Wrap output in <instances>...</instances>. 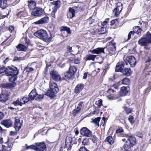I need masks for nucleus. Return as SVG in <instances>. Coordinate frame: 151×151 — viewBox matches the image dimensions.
Here are the masks:
<instances>
[{"label":"nucleus","mask_w":151,"mask_h":151,"mask_svg":"<svg viewBox=\"0 0 151 151\" xmlns=\"http://www.w3.org/2000/svg\"><path fill=\"white\" fill-rule=\"evenodd\" d=\"M129 90V88L128 87H122L121 88L120 95L121 96H124L128 93Z\"/></svg>","instance_id":"dca6fc26"},{"label":"nucleus","mask_w":151,"mask_h":151,"mask_svg":"<svg viewBox=\"0 0 151 151\" xmlns=\"http://www.w3.org/2000/svg\"><path fill=\"white\" fill-rule=\"evenodd\" d=\"M96 104L98 106H101L102 105V101L101 99H100L96 101Z\"/></svg>","instance_id":"4d7b16f0"},{"label":"nucleus","mask_w":151,"mask_h":151,"mask_svg":"<svg viewBox=\"0 0 151 151\" xmlns=\"http://www.w3.org/2000/svg\"><path fill=\"white\" fill-rule=\"evenodd\" d=\"M79 151H89V150L85 147H82L80 148Z\"/></svg>","instance_id":"052dcab7"},{"label":"nucleus","mask_w":151,"mask_h":151,"mask_svg":"<svg viewBox=\"0 0 151 151\" xmlns=\"http://www.w3.org/2000/svg\"><path fill=\"white\" fill-rule=\"evenodd\" d=\"M106 32V28L104 27H101L99 30L98 33L99 34H103L105 33Z\"/></svg>","instance_id":"c03bdc74"},{"label":"nucleus","mask_w":151,"mask_h":151,"mask_svg":"<svg viewBox=\"0 0 151 151\" xmlns=\"http://www.w3.org/2000/svg\"><path fill=\"white\" fill-rule=\"evenodd\" d=\"M17 74H13L12 75H10L9 78V81L12 82H13L14 81L17 79Z\"/></svg>","instance_id":"473e14b6"},{"label":"nucleus","mask_w":151,"mask_h":151,"mask_svg":"<svg viewBox=\"0 0 151 151\" xmlns=\"http://www.w3.org/2000/svg\"><path fill=\"white\" fill-rule=\"evenodd\" d=\"M60 30L61 31H65L69 33L70 34V28L69 27H64V26H62L60 27Z\"/></svg>","instance_id":"4c0bfd02"},{"label":"nucleus","mask_w":151,"mask_h":151,"mask_svg":"<svg viewBox=\"0 0 151 151\" xmlns=\"http://www.w3.org/2000/svg\"><path fill=\"white\" fill-rule=\"evenodd\" d=\"M60 2L59 0H57L56 1H54L52 2V4L53 5L58 6H60Z\"/></svg>","instance_id":"603ef678"},{"label":"nucleus","mask_w":151,"mask_h":151,"mask_svg":"<svg viewBox=\"0 0 151 151\" xmlns=\"http://www.w3.org/2000/svg\"><path fill=\"white\" fill-rule=\"evenodd\" d=\"M118 19H112L111 22V25H116L118 23Z\"/></svg>","instance_id":"8fccbe9b"},{"label":"nucleus","mask_w":151,"mask_h":151,"mask_svg":"<svg viewBox=\"0 0 151 151\" xmlns=\"http://www.w3.org/2000/svg\"><path fill=\"white\" fill-rule=\"evenodd\" d=\"M138 43L139 45L142 46H148L150 44L145 37L140 39L138 41Z\"/></svg>","instance_id":"2eb2a0df"},{"label":"nucleus","mask_w":151,"mask_h":151,"mask_svg":"<svg viewBox=\"0 0 151 151\" xmlns=\"http://www.w3.org/2000/svg\"><path fill=\"white\" fill-rule=\"evenodd\" d=\"M42 12L41 8H37L32 13V14L34 16H38L42 14Z\"/></svg>","instance_id":"412c9836"},{"label":"nucleus","mask_w":151,"mask_h":151,"mask_svg":"<svg viewBox=\"0 0 151 151\" xmlns=\"http://www.w3.org/2000/svg\"><path fill=\"white\" fill-rule=\"evenodd\" d=\"M119 83H117L113 85L112 87L114 88L115 89H118L119 88Z\"/></svg>","instance_id":"0e129e2a"},{"label":"nucleus","mask_w":151,"mask_h":151,"mask_svg":"<svg viewBox=\"0 0 151 151\" xmlns=\"http://www.w3.org/2000/svg\"><path fill=\"white\" fill-rule=\"evenodd\" d=\"M83 85L82 84H78L75 88V92L76 93H79L83 89Z\"/></svg>","instance_id":"4be33fe9"},{"label":"nucleus","mask_w":151,"mask_h":151,"mask_svg":"<svg viewBox=\"0 0 151 151\" xmlns=\"http://www.w3.org/2000/svg\"><path fill=\"white\" fill-rule=\"evenodd\" d=\"M128 120L132 124L134 122V117L132 116H129L128 118Z\"/></svg>","instance_id":"13d9d810"},{"label":"nucleus","mask_w":151,"mask_h":151,"mask_svg":"<svg viewBox=\"0 0 151 151\" xmlns=\"http://www.w3.org/2000/svg\"><path fill=\"white\" fill-rule=\"evenodd\" d=\"M14 30V27L13 26H11L9 27V30L10 32L12 33Z\"/></svg>","instance_id":"338daca9"},{"label":"nucleus","mask_w":151,"mask_h":151,"mask_svg":"<svg viewBox=\"0 0 151 151\" xmlns=\"http://www.w3.org/2000/svg\"><path fill=\"white\" fill-rule=\"evenodd\" d=\"M22 100L23 101L22 102L21 99H18L17 100L14 101L13 103V104L15 106H22V104H25L29 100V99L27 97H24L22 98Z\"/></svg>","instance_id":"1a4fd4ad"},{"label":"nucleus","mask_w":151,"mask_h":151,"mask_svg":"<svg viewBox=\"0 0 151 151\" xmlns=\"http://www.w3.org/2000/svg\"><path fill=\"white\" fill-rule=\"evenodd\" d=\"M122 70V67L117 64L116 67L115 71L116 72H120Z\"/></svg>","instance_id":"a18cd8bd"},{"label":"nucleus","mask_w":151,"mask_h":151,"mask_svg":"<svg viewBox=\"0 0 151 151\" xmlns=\"http://www.w3.org/2000/svg\"><path fill=\"white\" fill-rule=\"evenodd\" d=\"M35 145L37 146V148H40L43 150L46 148V146L44 142H37L35 143Z\"/></svg>","instance_id":"b1692460"},{"label":"nucleus","mask_w":151,"mask_h":151,"mask_svg":"<svg viewBox=\"0 0 151 151\" xmlns=\"http://www.w3.org/2000/svg\"><path fill=\"white\" fill-rule=\"evenodd\" d=\"M6 143L7 145V147H4L3 149H1L0 151H10L12 146V145L11 143L9 144L8 141Z\"/></svg>","instance_id":"c85d7f7f"},{"label":"nucleus","mask_w":151,"mask_h":151,"mask_svg":"<svg viewBox=\"0 0 151 151\" xmlns=\"http://www.w3.org/2000/svg\"><path fill=\"white\" fill-rule=\"evenodd\" d=\"M2 86L4 88H8L10 86V85L9 83H6L2 85Z\"/></svg>","instance_id":"680f3d73"},{"label":"nucleus","mask_w":151,"mask_h":151,"mask_svg":"<svg viewBox=\"0 0 151 151\" xmlns=\"http://www.w3.org/2000/svg\"><path fill=\"white\" fill-rule=\"evenodd\" d=\"M25 13L24 12H20L19 13H18L17 14V16L18 17V18H20L21 19H22V18L23 16L24 15V14H25L26 15V14H25Z\"/></svg>","instance_id":"864d4df0"},{"label":"nucleus","mask_w":151,"mask_h":151,"mask_svg":"<svg viewBox=\"0 0 151 151\" xmlns=\"http://www.w3.org/2000/svg\"><path fill=\"white\" fill-rule=\"evenodd\" d=\"M125 137L127 138V140L124 145V148L125 150H127L135 145L136 140L135 138L132 136L125 134Z\"/></svg>","instance_id":"f03ea898"},{"label":"nucleus","mask_w":151,"mask_h":151,"mask_svg":"<svg viewBox=\"0 0 151 151\" xmlns=\"http://www.w3.org/2000/svg\"><path fill=\"white\" fill-rule=\"evenodd\" d=\"M60 30L61 31H65L69 33L70 34V28L69 27H64V26H62L60 27Z\"/></svg>","instance_id":"e433bc0d"},{"label":"nucleus","mask_w":151,"mask_h":151,"mask_svg":"<svg viewBox=\"0 0 151 151\" xmlns=\"http://www.w3.org/2000/svg\"><path fill=\"white\" fill-rule=\"evenodd\" d=\"M124 110H125L126 113L127 114H128L131 113V110L129 108L127 107H124Z\"/></svg>","instance_id":"e2e57ef3"},{"label":"nucleus","mask_w":151,"mask_h":151,"mask_svg":"<svg viewBox=\"0 0 151 151\" xmlns=\"http://www.w3.org/2000/svg\"><path fill=\"white\" fill-rule=\"evenodd\" d=\"M54 93H55L53 91H52L51 90H49L47 92V95L50 97H52L54 96Z\"/></svg>","instance_id":"37998d69"},{"label":"nucleus","mask_w":151,"mask_h":151,"mask_svg":"<svg viewBox=\"0 0 151 151\" xmlns=\"http://www.w3.org/2000/svg\"><path fill=\"white\" fill-rule=\"evenodd\" d=\"M72 138L70 137H67L65 140V145L68 146H71Z\"/></svg>","instance_id":"7c9ffc66"},{"label":"nucleus","mask_w":151,"mask_h":151,"mask_svg":"<svg viewBox=\"0 0 151 151\" xmlns=\"http://www.w3.org/2000/svg\"><path fill=\"white\" fill-rule=\"evenodd\" d=\"M71 148V146H68L65 145L64 147L61 148L60 151H69Z\"/></svg>","instance_id":"a19ab883"},{"label":"nucleus","mask_w":151,"mask_h":151,"mask_svg":"<svg viewBox=\"0 0 151 151\" xmlns=\"http://www.w3.org/2000/svg\"><path fill=\"white\" fill-rule=\"evenodd\" d=\"M9 1L8 0H0V6L2 9L6 8L9 4Z\"/></svg>","instance_id":"aec40b11"},{"label":"nucleus","mask_w":151,"mask_h":151,"mask_svg":"<svg viewBox=\"0 0 151 151\" xmlns=\"http://www.w3.org/2000/svg\"><path fill=\"white\" fill-rule=\"evenodd\" d=\"M124 61L126 65L129 63L131 67H134L136 64V61L135 58L132 56H130L124 60Z\"/></svg>","instance_id":"39448f33"},{"label":"nucleus","mask_w":151,"mask_h":151,"mask_svg":"<svg viewBox=\"0 0 151 151\" xmlns=\"http://www.w3.org/2000/svg\"><path fill=\"white\" fill-rule=\"evenodd\" d=\"M134 31H130L128 34L127 40H129L130 39L132 35H134Z\"/></svg>","instance_id":"bf43d9fd"},{"label":"nucleus","mask_w":151,"mask_h":151,"mask_svg":"<svg viewBox=\"0 0 151 151\" xmlns=\"http://www.w3.org/2000/svg\"><path fill=\"white\" fill-rule=\"evenodd\" d=\"M13 123L10 119H6L1 122V124L4 125L6 127L9 128L12 126Z\"/></svg>","instance_id":"f3484780"},{"label":"nucleus","mask_w":151,"mask_h":151,"mask_svg":"<svg viewBox=\"0 0 151 151\" xmlns=\"http://www.w3.org/2000/svg\"><path fill=\"white\" fill-rule=\"evenodd\" d=\"M77 70V68L74 66H70L69 69V71L65 75L66 78L70 79L73 78L74 74Z\"/></svg>","instance_id":"423d86ee"},{"label":"nucleus","mask_w":151,"mask_h":151,"mask_svg":"<svg viewBox=\"0 0 151 151\" xmlns=\"http://www.w3.org/2000/svg\"><path fill=\"white\" fill-rule=\"evenodd\" d=\"M8 99V95L6 91L2 92L0 95V101L5 102Z\"/></svg>","instance_id":"a211bd4d"},{"label":"nucleus","mask_w":151,"mask_h":151,"mask_svg":"<svg viewBox=\"0 0 151 151\" xmlns=\"http://www.w3.org/2000/svg\"><path fill=\"white\" fill-rule=\"evenodd\" d=\"M101 119L100 117H98L93 119L92 122L95 124V126H99V122Z\"/></svg>","instance_id":"f704fd0d"},{"label":"nucleus","mask_w":151,"mask_h":151,"mask_svg":"<svg viewBox=\"0 0 151 151\" xmlns=\"http://www.w3.org/2000/svg\"><path fill=\"white\" fill-rule=\"evenodd\" d=\"M22 58H18L16 57H14L13 59V61L14 62H19L21 60H23Z\"/></svg>","instance_id":"3c124183"},{"label":"nucleus","mask_w":151,"mask_h":151,"mask_svg":"<svg viewBox=\"0 0 151 151\" xmlns=\"http://www.w3.org/2000/svg\"><path fill=\"white\" fill-rule=\"evenodd\" d=\"M123 132L124 130L122 128H120L116 131V132L117 133H121Z\"/></svg>","instance_id":"69168bd1"},{"label":"nucleus","mask_w":151,"mask_h":151,"mask_svg":"<svg viewBox=\"0 0 151 151\" xmlns=\"http://www.w3.org/2000/svg\"><path fill=\"white\" fill-rule=\"evenodd\" d=\"M116 44L113 40L108 43V50L110 55L115 54L116 50Z\"/></svg>","instance_id":"7ed1b4c3"},{"label":"nucleus","mask_w":151,"mask_h":151,"mask_svg":"<svg viewBox=\"0 0 151 151\" xmlns=\"http://www.w3.org/2000/svg\"><path fill=\"white\" fill-rule=\"evenodd\" d=\"M106 48V47L104 48L98 47L92 50H90L89 51L92 54H99L101 53H104V50Z\"/></svg>","instance_id":"ddd939ff"},{"label":"nucleus","mask_w":151,"mask_h":151,"mask_svg":"<svg viewBox=\"0 0 151 151\" xmlns=\"http://www.w3.org/2000/svg\"><path fill=\"white\" fill-rule=\"evenodd\" d=\"M123 74L127 76H130L132 74V71L130 68H125L122 70Z\"/></svg>","instance_id":"5701e85b"},{"label":"nucleus","mask_w":151,"mask_h":151,"mask_svg":"<svg viewBox=\"0 0 151 151\" xmlns=\"http://www.w3.org/2000/svg\"><path fill=\"white\" fill-rule=\"evenodd\" d=\"M14 128L16 131H19L22 126V122H20V119L18 117H16L14 121Z\"/></svg>","instance_id":"f8f14e48"},{"label":"nucleus","mask_w":151,"mask_h":151,"mask_svg":"<svg viewBox=\"0 0 151 151\" xmlns=\"http://www.w3.org/2000/svg\"><path fill=\"white\" fill-rule=\"evenodd\" d=\"M37 95L35 90H33L29 93V98H27L29 99V101L33 100L35 98H36Z\"/></svg>","instance_id":"6ab92c4d"},{"label":"nucleus","mask_w":151,"mask_h":151,"mask_svg":"<svg viewBox=\"0 0 151 151\" xmlns=\"http://www.w3.org/2000/svg\"><path fill=\"white\" fill-rule=\"evenodd\" d=\"M145 37L150 44L151 43V33L148 32L146 34Z\"/></svg>","instance_id":"72a5a7b5"},{"label":"nucleus","mask_w":151,"mask_h":151,"mask_svg":"<svg viewBox=\"0 0 151 151\" xmlns=\"http://www.w3.org/2000/svg\"><path fill=\"white\" fill-rule=\"evenodd\" d=\"M69 12L67 15L68 18L72 19L75 16V14L73 12V10L71 9V8H69Z\"/></svg>","instance_id":"cd10ccee"},{"label":"nucleus","mask_w":151,"mask_h":151,"mask_svg":"<svg viewBox=\"0 0 151 151\" xmlns=\"http://www.w3.org/2000/svg\"><path fill=\"white\" fill-rule=\"evenodd\" d=\"M17 50L19 51H25L27 48L26 46L22 44H19L17 47Z\"/></svg>","instance_id":"393cba45"},{"label":"nucleus","mask_w":151,"mask_h":151,"mask_svg":"<svg viewBox=\"0 0 151 151\" xmlns=\"http://www.w3.org/2000/svg\"><path fill=\"white\" fill-rule=\"evenodd\" d=\"M82 143L84 145H88L89 143V139H84Z\"/></svg>","instance_id":"de8ad7c7"},{"label":"nucleus","mask_w":151,"mask_h":151,"mask_svg":"<svg viewBox=\"0 0 151 151\" xmlns=\"http://www.w3.org/2000/svg\"><path fill=\"white\" fill-rule=\"evenodd\" d=\"M34 35L47 42H49L51 40L52 37L50 33V36H49L45 30L42 29L35 32L34 33Z\"/></svg>","instance_id":"f257e3e1"},{"label":"nucleus","mask_w":151,"mask_h":151,"mask_svg":"<svg viewBox=\"0 0 151 151\" xmlns=\"http://www.w3.org/2000/svg\"><path fill=\"white\" fill-rule=\"evenodd\" d=\"M105 141L108 142L110 145L113 144L114 142V139L111 136L107 137L105 139Z\"/></svg>","instance_id":"2f4dec72"},{"label":"nucleus","mask_w":151,"mask_h":151,"mask_svg":"<svg viewBox=\"0 0 151 151\" xmlns=\"http://www.w3.org/2000/svg\"><path fill=\"white\" fill-rule=\"evenodd\" d=\"M123 6L122 4L120 2L117 3L116 5V7L114 9L113 13L114 15L118 17L122 10Z\"/></svg>","instance_id":"0eeeda50"},{"label":"nucleus","mask_w":151,"mask_h":151,"mask_svg":"<svg viewBox=\"0 0 151 151\" xmlns=\"http://www.w3.org/2000/svg\"><path fill=\"white\" fill-rule=\"evenodd\" d=\"M50 87L51 91L55 93H57L58 92L59 89L55 83L50 82Z\"/></svg>","instance_id":"4468645a"},{"label":"nucleus","mask_w":151,"mask_h":151,"mask_svg":"<svg viewBox=\"0 0 151 151\" xmlns=\"http://www.w3.org/2000/svg\"><path fill=\"white\" fill-rule=\"evenodd\" d=\"M135 33L140 35L142 31V29L139 28V27H137L135 29Z\"/></svg>","instance_id":"49530a36"},{"label":"nucleus","mask_w":151,"mask_h":151,"mask_svg":"<svg viewBox=\"0 0 151 151\" xmlns=\"http://www.w3.org/2000/svg\"><path fill=\"white\" fill-rule=\"evenodd\" d=\"M50 74L51 78L54 81L57 82L60 80L61 76L57 71L54 70L51 71L50 72Z\"/></svg>","instance_id":"6e6552de"},{"label":"nucleus","mask_w":151,"mask_h":151,"mask_svg":"<svg viewBox=\"0 0 151 151\" xmlns=\"http://www.w3.org/2000/svg\"><path fill=\"white\" fill-rule=\"evenodd\" d=\"M28 2L29 3L28 6L30 9L33 10L35 9L36 3L34 1H28Z\"/></svg>","instance_id":"a878e982"},{"label":"nucleus","mask_w":151,"mask_h":151,"mask_svg":"<svg viewBox=\"0 0 151 151\" xmlns=\"http://www.w3.org/2000/svg\"><path fill=\"white\" fill-rule=\"evenodd\" d=\"M96 56V55L89 54L86 56L85 59L86 60H92L94 61Z\"/></svg>","instance_id":"bb28decb"},{"label":"nucleus","mask_w":151,"mask_h":151,"mask_svg":"<svg viewBox=\"0 0 151 151\" xmlns=\"http://www.w3.org/2000/svg\"><path fill=\"white\" fill-rule=\"evenodd\" d=\"M47 21L46 19H39L37 21L35 22V24H42L47 23Z\"/></svg>","instance_id":"ea45409f"},{"label":"nucleus","mask_w":151,"mask_h":151,"mask_svg":"<svg viewBox=\"0 0 151 151\" xmlns=\"http://www.w3.org/2000/svg\"><path fill=\"white\" fill-rule=\"evenodd\" d=\"M37 96L36 97L35 99L37 101H40L41 99H42L44 96V95L43 94L42 95H38L37 94Z\"/></svg>","instance_id":"09e8293b"},{"label":"nucleus","mask_w":151,"mask_h":151,"mask_svg":"<svg viewBox=\"0 0 151 151\" xmlns=\"http://www.w3.org/2000/svg\"><path fill=\"white\" fill-rule=\"evenodd\" d=\"M71 9L73 10V12L75 14L76 13L78 12L79 11L83 10V8L76 6H74L73 8H71Z\"/></svg>","instance_id":"c756f323"},{"label":"nucleus","mask_w":151,"mask_h":151,"mask_svg":"<svg viewBox=\"0 0 151 151\" xmlns=\"http://www.w3.org/2000/svg\"><path fill=\"white\" fill-rule=\"evenodd\" d=\"M6 68L4 66L0 68V74L5 72V73Z\"/></svg>","instance_id":"6e6d98bb"},{"label":"nucleus","mask_w":151,"mask_h":151,"mask_svg":"<svg viewBox=\"0 0 151 151\" xmlns=\"http://www.w3.org/2000/svg\"><path fill=\"white\" fill-rule=\"evenodd\" d=\"M60 30L61 31H65L69 33L70 34V28L69 27H64V26H62L60 27Z\"/></svg>","instance_id":"58836bf2"},{"label":"nucleus","mask_w":151,"mask_h":151,"mask_svg":"<svg viewBox=\"0 0 151 151\" xmlns=\"http://www.w3.org/2000/svg\"><path fill=\"white\" fill-rule=\"evenodd\" d=\"M5 73L8 76H10L13 74H18V71L17 68L14 66L8 67L6 68Z\"/></svg>","instance_id":"20e7f679"},{"label":"nucleus","mask_w":151,"mask_h":151,"mask_svg":"<svg viewBox=\"0 0 151 151\" xmlns=\"http://www.w3.org/2000/svg\"><path fill=\"white\" fill-rule=\"evenodd\" d=\"M37 148H37V146L34 145H31L30 146H27L26 148V150L31 149L34 150L36 151V150H37Z\"/></svg>","instance_id":"79ce46f5"},{"label":"nucleus","mask_w":151,"mask_h":151,"mask_svg":"<svg viewBox=\"0 0 151 151\" xmlns=\"http://www.w3.org/2000/svg\"><path fill=\"white\" fill-rule=\"evenodd\" d=\"M83 104L82 102L81 101L76 106L75 108L72 111V114L73 116H75L77 114L80 112Z\"/></svg>","instance_id":"9b49d317"},{"label":"nucleus","mask_w":151,"mask_h":151,"mask_svg":"<svg viewBox=\"0 0 151 151\" xmlns=\"http://www.w3.org/2000/svg\"><path fill=\"white\" fill-rule=\"evenodd\" d=\"M115 91L113 90L112 88L109 89L107 91V93L109 94L112 95V94L115 92Z\"/></svg>","instance_id":"5fc2aeb1"},{"label":"nucleus","mask_w":151,"mask_h":151,"mask_svg":"<svg viewBox=\"0 0 151 151\" xmlns=\"http://www.w3.org/2000/svg\"><path fill=\"white\" fill-rule=\"evenodd\" d=\"M80 132L82 135L90 137L92 135V132L86 127H83L81 129Z\"/></svg>","instance_id":"9d476101"},{"label":"nucleus","mask_w":151,"mask_h":151,"mask_svg":"<svg viewBox=\"0 0 151 151\" xmlns=\"http://www.w3.org/2000/svg\"><path fill=\"white\" fill-rule=\"evenodd\" d=\"M34 69L33 68L30 67H27V71L28 72H30L33 71Z\"/></svg>","instance_id":"774afa93"},{"label":"nucleus","mask_w":151,"mask_h":151,"mask_svg":"<svg viewBox=\"0 0 151 151\" xmlns=\"http://www.w3.org/2000/svg\"><path fill=\"white\" fill-rule=\"evenodd\" d=\"M130 80L127 78L123 79L122 81V83L123 85H128L130 84Z\"/></svg>","instance_id":"c9c22d12"}]
</instances>
